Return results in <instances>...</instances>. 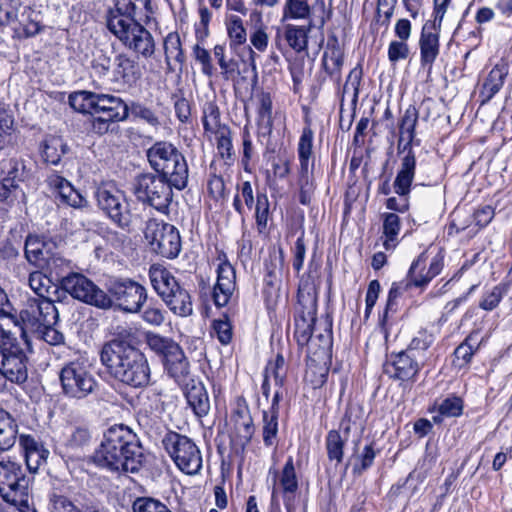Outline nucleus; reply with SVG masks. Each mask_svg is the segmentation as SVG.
I'll return each instance as SVG.
<instances>
[{
  "instance_id": "obj_1",
  "label": "nucleus",
  "mask_w": 512,
  "mask_h": 512,
  "mask_svg": "<svg viewBox=\"0 0 512 512\" xmlns=\"http://www.w3.org/2000/svg\"><path fill=\"white\" fill-rule=\"evenodd\" d=\"M150 0H114L107 28L127 48L150 57L155 50L151 33L141 24L149 19Z\"/></svg>"
},
{
  "instance_id": "obj_2",
  "label": "nucleus",
  "mask_w": 512,
  "mask_h": 512,
  "mask_svg": "<svg viewBox=\"0 0 512 512\" xmlns=\"http://www.w3.org/2000/svg\"><path fill=\"white\" fill-rule=\"evenodd\" d=\"M98 467L117 473H137L144 464L143 447L137 435L120 424L108 428L92 456Z\"/></svg>"
},
{
  "instance_id": "obj_3",
  "label": "nucleus",
  "mask_w": 512,
  "mask_h": 512,
  "mask_svg": "<svg viewBox=\"0 0 512 512\" xmlns=\"http://www.w3.org/2000/svg\"><path fill=\"white\" fill-rule=\"evenodd\" d=\"M100 362L113 379L124 385L144 388L150 384L151 369L146 356L125 341L113 339L105 343Z\"/></svg>"
},
{
  "instance_id": "obj_4",
  "label": "nucleus",
  "mask_w": 512,
  "mask_h": 512,
  "mask_svg": "<svg viewBox=\"0 0 512 512\" xmlns=\"http://www.w3.org/2000/svg\"><path fill=\"white\" fill-rule=\"evenodd\" d=\"M151 168L168 180L174 188L182 190L187 186L189 170L185 156L171 142L157 141L147 150Z\"/></svg>"
},
{
  "instance_id": "obj_5",
  "label": "nucleus",
  "mask_w": 512,
  "mask_h": 512,
  "mask_svg": "<svg viewBox=\"0 0 512 512\" xmlns=\"http://www.w3.org/2000/svg\"><path fill=\"white\" fill-rule=\"evenodd\" d=\"M317 295V278L309 271L300 279L294 314V336L301 346L308 344L313 336L317 314Z\"/></svg>"
},
{
  "instance_id": "obj_6",
  "label": "nucleus",
  "mask_w": 512,
  "mask_h": 512,
  "mask_svg": "<svg viewBox=\"0 0 512 512\" xmlns=\"http://www.w3.org/2000/svg\"><path fill=\"white\" fill-rule=\"evenodd\" d=\"M162 446L176 467L188 475L199 473L203 458L200 448L186 435L168 431L162 437Z\"/></svg>"
},
{
  "instance_id": "obj_7",
  "label": "nucleus",
  "mask_w": 512,
  "mask_h": 512,
  "mask_svg": "<svg viewBox=\"0 0 512 512\" xmlns=\"http://www.w3.org/2000/svg\"><path fill=\"white\" fill-rule=\"evenodd\" d=\"M30 484L21 464L10 459L0 461V496L5 502L28 508Z\"/></svg>"
},
{
  "instance_id": "obj_8",
  "label": "nucleus",
  "mask_w": 512,
  "mask_h": 512,
  "mask_svg": "<svg viewBox=\"0 0 512 512\" xmlns=\"http://www.w3.org/2000/svg\"><path fill=\"white\" fill-rule=\"evenodd\" d=\"M59 379L64 395L73 399H85L92 394L98 382L84 361H70L60 370Z\"/></svg>"
},
{
  "instance_id": "obj_9",
  "label": "nucleus",
  "mask_w": 512,
  "mask_h": 512,
  "mask_svg": "<svg viewBox=\"0 0 512 512\" xmlns=\"http://www.w3.org/2000/svg\"><path fill=\"white\" fill-rule=\"evenodd\" d=\"M0 374L12 383L21 384L27 380L26 355L11 332L1 330Z\"/></svg>"
},
{
  "instance_id": "obj_10",
  "label": "nucleus",
  "mask_w": 512,
  "mask_h": 512,
  "mask_svg": "<svg viewBox=\"0 0 512 512\" xmlns=\"http://www.w3.org/2000/svg\"><path fill=\"white\" fill-rule=\"evenodd\" d=\"M99 208L120 228L129 229L133 215L125 193L113 183H102L95 192Z\"/></svg>"
},
{
  "instance_id": "obj_11",
  "label": "nucleus",
  "mask_w": 512,
  "mask_h": 512,
  "mask_svg": "<svg viewBox=\"0 0 512 512\" xmlns=\"http://www.w3.org/2000/svg\"><path fill=\"white\" fill-rule=\"evenodd\" d=\"M172 187L164 177L146 173L136 178L133 190L139 201L166 212L173 197Z\"/></svg>"
},
{
  "instance_id": "obj_12",
  "label": "nucleus",
  "mask_w": 512,
  "mask_h": 512,
  "mask_svg": "<svg viewBox=\"0 0 512 512\" xmlns=\"http://www.w3.org/2000/svg\"><path fill=\"white\" fill-rule=\"evenodd\" d=\"M150 248L162 257L173 259L181 251V238L176 227L163 221L150 219L144 229Z\"/></svg>"
},
{
  "instance_id": "obj_13",
  "label": "nucleus",
  "mask_w": 512,
  "mask_h": 512,
  "mask_svg": "<svg viewBox=\"0 0 512 512\" xmlns=\"http://www.w3.org/2000/svg\"><path fill=\"white\" fill-rule=\"evenodd\" d=\"M60 286L74 299L101 309L112 307V298L83 274L69 273L63 276Z\"/></svg>"
},
{
  "instance_id": "obj_14",
  "label": "nucleus",
  "mask_w": 512,
  "mask_h": 512,
  "mask_svg": "<svg viewBox=\"0 0 512 512\" xmlns=\"http://www.w3.org/2000/svg\"><path fill=\"white\" fill-rule=\"evenodd\" d=\"M54 302L55 300H27L26 307L19 314L22 337L25 338L27 333L39 330L43 325H55L58 322L59 314Z\"/></svg>"
},
{
  "instance_id": "obj_15",
  "label": "nucleus",
  "mask_w": 512,
  "mask_h": 512,
  "mask_svg": "<svg viewBox=\"0 0 512 512\" xmlns=\"http://www.w3.org/2000/svg\"><path fill=\"white\" fill-rule=\"evenodd\" d=\"M112 302L125 313H139L148 299L146 288L132 279L115 280L109 289Z\"/></svg>"
},
{
  "instance_id": "obj_16",
  "label": "nucleus",
  "mask_w": 512,
  "mask_h": 512,
  "mask_svg": "<svg viewBox=\"0 0 512 512\" xmlns=\"http://www.w3.org/2000/svg\"><path fill=\"white\" fill-rule=\"evenodd\" d=\"M362 409L358 405L347 407L345 415L340 423V429L347 436L352 429H361L362 422L360 416ZM347 437L343 438L339 431L331 430L328 432L325 440L327 455L330 461L341 463L344 455V444Z\"/></svg>"
},
{
  "instance_id": "obj_17",
  "label": "nucleus",
  "mask_w": 512,
  "mask_h": 512,
  "mask_svg": "<svg viewBox=\"0 0 512 512\" xmlns=\"http://www.w3.org/2000/svg\"><path fill=\"white\" fill-rule=\"evenodd\" d=\"M272 473V503H276L278 501V496L282 495L284 505L286 509L290 512L294 506V500L299 487L298 477L296 474L293 458L291 456L288 457L285 465L283 466L280 472H277L276 470L273 471L272 469H270L269 474Z\"/></svg>"
},
{
  "instance_id": "obj_18",
  "label": "nucleus",
  "mask_w": 512,
  "mask_h": 512,
  "mask_svg": "<svg viewBox=\"0 0 512 512\" xmlns=\"http://www.w3.org/2000/svg\"><path fill=\"white\" fill-rule=\"evenodd\" d=\"M428 256L425 252L415 259L408 271V284L417 288H425L433 278L439 275L444 266V256L441 253L431 258L427 267Z\"/></svg>"
},
{
  "instance_id": "obj_19",
  "label": "nucleus",
  "mask_w": 512,
  "mask_h": 512,
  "mask_svg": "<svg viewBox=\"0 0 512 512\" xmlns=\"http://www.w3.org/2000/svg\"><path fill=\"white\" fill-rule=\"evenodd\" d=\"M216 269L217 279L213 287L212 299L217 307L226 306L236 291V272L234 267L226 260H221Z\"/></svg>"
},
{
  "instance_id": "obj_20",
  "label": "nucleus",
  "mask_w": 512,
  "mask_h": 512,
  "mask_svg": "<svg viewBox=\"0 0 512 512\" xmlns=\"http://www.w3.org/2000/svg\"><path fill=\"white\" fill-rule=\"evenodd\" d=\"M423 365L424 361L418 358V355L405 350L395 355L392 361L386 364L385 372L402 382H414Z\"/></svg>"
},
{
  "instance_id": "obj_21",
  "label": "nucleus",
  "mask_w": 512,
  "mask_h": 512,
  "mask_svg": "<svg viewBox=\"0 0 512 512\" xmlns=\"http://www.w3.org/2000/svg\"><path fill=\"white\" fill-rule=\"evenodd\" d=\"M141 77L139 64L126 53H119L114 57L110 74V81L118 89L134 86Z\"/></svg>"
},
{
  "instance_id": "obj_22",
  "label": "nucleus",
  "mask_w": 512,
  "mask_h": 512,
  "mask_svg": "<svg viewBox=\"0 0 512 512\" xmlns=\"http://www.w3.org/2000/svg\"><path fill=\"white\" fill-rule=\"evenodd\" d=\"M400 166L393 183V189L401 197H407L411 191V185L415 177L416 156L408 145H398Z\"/></svg>"
},
{
  "instance_id": "obj_23",
  "label": "nucleus",
  "mask_w": 512,
  "mask_h": 512,
  "mask_svg": "<svg viewBox=\"0 0 512 512\" xmlns=\"http://www.w3.org/2000/svg\"><path fill=\"white\" fill-rule=\"evenodd\" d=\"M231 421L233 423L232 442L244 449L251 441L255 431L248 407L239 404L232 413Z\"/></svg>"
},
{
  "instance_id": "obj_24",
  "label": "nucleus",
  "mask_w": 512,
  "mask_h": 512,
  "mask_svg": "<svg viewBox=\"0 0 512 512\" xmlns=\"http://www.w3.org/2000/svg\"><path fill=\"white\" fill-rule=\"evenodd\" d=\"M441 28L424 24L419 38L420 63L430 70L440 52L439 33Z\"/></svg>"
},
{
  "instance_id": "obj_25",
  "label": "nucleus",
  "mask_w": 512,
  "mask_h": 512,
  "mask_svg": "<svg viewBox=\"0 0 512 512\" xmlns=\"http://www.w3.org/2000/svg\"><path fill=\"white\" fill-rule=\"evenodd\" d=\"M93 115H100L108 120L120 122L128 118L129 109L120 97L98 93Z\"/></svg>"
},
{
  "instance_id": "obj_26",
  "label": "nucleus",
  "mask_w": 512,
  "mask_h": 512,
  "mask_svg": "<svg viewBox=\"0 0 512 512\" xmlns=\"http://www.w3.org/2000/svg\"><path fill=\"white\" fill-rule=\"evenodd\" d=\"M508 73L509 65L506 61L501 59L495 64L484 78L479 91V98L482 104L489 102L500 91Z\"/></svg>"
},
{
  "instance_id": "obj_27",
  "label": "nucleus",
  "mask_w": 512,
  "mask_h": 512,
  "mask_svg": "<svg viewBox=\"0 0 512 512\" xmlns=\"http://www.w3.org/2000/svg\"><path fill=\"white\" fill-rule=\"evenodd\" d=\"M19 444L23 449L27 469L35 473L43 465L49 455V451L43 444L37 441L33 436L21 434Z\"/></svg>"
},
{
  "instance_id": "obj_28",
  "label": "nucleus",
  "mask_w": 512,
  "mask_h": 512,
  "mask_svg": "<svg viewBox=\"0 0 512 512\" xmlns=\"http://www.w3.org/2000/svg\"><path fill=\"white\" fill-rule=\"evenodd\" d=\"M49 186L57 193L60 201L74 208L87 205V200L72 184L60 175L53 174L48 177Z\"/></svg>"
},
{
  "instance_id": "obj_29",
  "label": "nucleus",
  "mask_w": 512,
  "mask_h": 512,
  "mask_svg": "<svg viewBox=\"0 0 512 512\" xmlns=\"http://www.w3.org/2000/svg\"><path fill=\"white\" fill-rule=\"evenodd\" d=\"M149 279L153 289L161 299L169 297V294L180 286L174 275L160 265L150 267Z\"/></svg>"
},
{
  "instance_id": "obj_30",
  "label": "nucleus",
  "mask_w": 512,
  "mask_h": 512,
  "mask_svg": "<svg viewBox=\"0 0 512 512\" xmlns=\"http://www.w3.org/2000/svg\"><path fill=\"white\" fill-rule=\"evenodd\" d=\"M313 140L314 132L308 124L302 129L298 141L299 174H310L313 169Z\"/></svg>"
},
{
  "instance_id": "obj_31",
  "label": "nucleus",
  "mask_w": 512,
  "mask_h": 512,
  "mask_svg": "<svg viewBox=\"0 0 512 512\" xmlns=\"http://www.w3.org/2000/svg\"><path fill=\"white\" fill-rule=\"evenodd\" d=\"M323 67L330 75L333 81L340 83L341 69L343 66V51L340 48L338 41H328L326 50L323 53Z\"/></svg>"
},
{
  "instance_id": "obj_32",
  "label": "nucleus",
  "mask_w": 512,
  "mask_h": 512,
  "mask_svg": "<svg viewBox=\"0 0 512 512\" xmlns=\"http://www.w3.org/2000/svg\"><path fill=\"white\" fill-rule=\"evenodd\" d=\"M188 386L185 396L189 406L198 417L206 416L210 410L208 393L202 383H192Z\"/></svg>"
},
{
  "instance_id": "obj_33",
  "label": "nucleus",
  "mask_w": 512,
  "mask_h": 512,
  "mask_svg": "<svg viewBox=\"0 0 512 512\" xmlns=\"http://www.w3.org/2000/svg\"><path fill=\"white\" fill-rule=\"evenodd\" d=\"M170 311L180 317H187L193 313L191 296L186 289L179 286L169 297L162 298Z\"/></svg>"
},
{
  "instance_id": "obj_34",
  "label": "nucleus",
  "mask_w": 512,
  "mask_h": 512,
  "mask_svg": "<svg viewBox=\"0 0 512 512\" xmlns=\"http://www.w3.org/2000/svg\"><path fill=\"white\" fill-rule=\"evenodd\" d=\"M163 365L167 374L178 384H187L190 365L182 349L174 354L173 357H170Z\"/></svg>"
},
{
  "instance_id": "obj_35",
  "label": "nucleus",
  "mask_w": 512,
  "mask_h": 512,
  "mask_svg": "<svg viewBox=\"0 0 512 512\" xmlns=\"http://www.w3.org/2000/svg\"><path fill=\"white\" fill-rule=\"evenodd\" d=\"M28 285L38 296L36 299L55 300L53 295L58 293V288L52 280L41 271H34L29 274Z\"/></svg>"
},
{
  "instance_id": "obj_36",
  "label": "nucleus",
  "mask_w": 512,
  "mask_h": 512,
  "mask_svg": "<svg viewBox=\"0 0 512 512\" xmlns=\"http://www.w3.org/2000/svg\"><path fill=\"white\" fill-rule=\"evenodd\" d=\"M17 424L12 416L0 407V450L7 451L13 447L17 437Z\"/></svg>"
},
{
  "instance_id": "obj_37",
  "label": "nucleus",
  "mask_w": 512,
  "mask_h": 512,
  "mask_svg": "<svg viewBox=\"0 0 512 512\" xmlns=\"http://www.w3.org/2000/svg\"><path fill=\"white\" fill-rule=\"evenodd\" d=\"M26 195L13 177H4L0 180V202L12 207L25 203Z\"/></svg>"
},
{
  "instance_id": "obj_38",
  "label": "nucleus",
  "mask_w": 512,
  "mask_h": 512,
  "mask_svg": "<svg viewBox=\"0 0 512 512\" xmlns=\"http://www.w3.org/2000/svg\"><path fill=\"white\" fill-rule=\"evenodd\" d=\"M311 30V25L297 26L287 24L284 27V38L288 45L296 52H302L308 46V34Z\"/></svg>"
},
{
  "instance_id": "obj_39",
  "label": "nucleus",
  "mask_w": 512,
  "mask_h": 512,
  "mask_svg": "<svg viewBox=\"0 0 512 512\" xmlns=\"http://www.w3.org/2000/svg\"><path fill=\"white\" fill-rule=\"evenodd\" d=\"M383 246L386 250H394L398 245V235L401 229L400 218L395 213L382 214Z\"/></svg>"
},
{
  "instance_id": "obj_40",
  "label": "nucleus",
  "mask_w": 512,
  "mask_h": 512,
  "mask_svg": "<svg viewBox=\"0 0 512 512\" xmlns=\"http://www.w3.org/2000/svg\"><path fill=\"white\" fill-rule=\"evenodd\" d=\"M418 121V112L414 107L405 110L399 125L400 137L398 145L412 147L415 137V127Z\"/></svg>"
},
{
  "instance_id": "obj_41",
  "label": "nucleus",
  "mask_w": 512,
  "mask_h": 512,
  "mask_svg": "<svg viewBox=\"0 0 512 512\" xmlns=\"http://www.w3.org/2000/svg\"><path fill=\"white\" fill-rule=\"evenodd\" d=\"M230 48L236 50L247 41L243 20L237 15H229L225 21Z\"/></svg>"
},
{
  "instance_id": "obj_42",
  "label": "nucleus",
  "mask_w": 512,
  "mask_h": 512,
  "mask_svg": "<svg viewBox=\"0 0 512 512\" xmlns=\"http://www.w3.org/2000/svg\"><path fill=\"white\" fill-rule=\"evenodd\" d=\"M97 94L86 90L73 92L69 95V105L77 112L93 115Z\"/></svg>"
},
{
  "instance_id": "obj_43",
  "label": "nucleus",
  "mask_w": 512,
  "mask_h": 512,
  "mask_svg": "<svg viewBox=\"0 0 512 512\" xmlns=\"http://www.w3.org/2000/svg\"><path fill=\"white\" fill-rule=\"evenodd\" d=\"M91 434L86 427L69 426L64 434V444L71 450H78L88 445Z\"/></svg>"
},
{
  "instance_id": "obj_44",
  "label": "nucleus",
  "mask_w": 512,
  "mask_h": 512,
  "mask_svg": "<svg viewBox=\"0 0 512 512\" xmlns=\"http://www.w3.org/2000/svg\"><path fill=\"white\" fill-rule=\"evenodd\" d=\"M311 14L308 0H286L283 6L282 21L303 20Z\"/></svg>"
},
{
  "instance_id": "obj_45",
  "label": "nucleus",
  "mask_w": 512,
  "mask_h": 512,
  "mask_svg": "<svg viewBox=\"0 0 512 512\" xmlns=\"http://www.w3.org/2000/svg\"><path fill=\"white\" fill-rule=\"evenodd\" d=\"M165 60L167 66L171 69L172 62L182 64L184 54L181 48L180 36L177 33H169L164 39Z\"/></svg>"
},
{
  "instance_id": "obj_46",
  "label": "nucleus",
  "mask_w": 512,
  "mask_h": 512,
  "mask_svg": "<svg viewBox=\"0 0 512 512\" xmlns=\"http://www.w3.org/2000/svg\"><path fill=\"white\" fill-rule=\"evenodd\" d=\"M13 125L14 120L10 115L0 113V150L12 148L17 144L18 136Z\"/></svg>"
},
{
  "instance_id": "obj_47",
  "label": "nucleus",
  "mask_w": 512,
  "mask_h": 512,
  "mask_svg": "<svg viewBox=\"0 0 512 512\" xmlns=\"http://www.w3.org/2000/svg\"><path fill=\"white\" fill-rule=\"evenodd\" d=\"M202 123L206 133L216 134L221 131L220 111L217 104L208 101L203 106Z\"/></svg>"
},
{
  "instance_id": "obj_48",
  "label": "nucleus",
  "mask_w": 512,
  "mask_h": 512,
  "mask_svg": "<svg viewBox=\"0 0 512 512\" xmlns=\"http://www.w3.org/2000/svg\"><path fill=\"white\" fill-rule=\"evenodd\" d=\"M23 27V31L27 37H32L40 32L42 15L39 11L30 7H25L21 13L20 19H17Z\"/></svg>"
},
{
  "instance_id": "obj_49",
  "label": "nucleus",
  "mask_w": 512,
  "mask_h": 512,
  "mask_svg": "<svg viewBox=\"0 0 512 512\" xmlns=\"http://www.w3.org/2000/svg\"><path fill=\"white\" fill-rule=\"evenodd\" d=\"M508 287L504 283L495 285L491 289L485 291L479 302V307L485 311H492L498 307L503 297L506 295Z\"/></svg>"
},
{
  "instance_id": "obj_50",
  "label": "nucleus",
  "mask_w": 512,
  "mask_h": 512,
  "mask_svg": "<svg viewBox=\"0 0 512 512\" xmlns=\"http://www.w3.org/2000/svg\"><path fill=\"white\" fill-rule=\"evenodd\" d=\"M434 340L435 337L431 332H429L427 329H421L411 340L406 350L414 355H418V358L424 361L425 351L433 344Z\"/></svg>"
},
{
  "instance_id": "obj_51",
  "label": "nucleus",
  "mask_w": 512,
  "mask_h": 512,
  "mask_svg": "<svg viewBox=\"0 0 512 512\" xmlns=\"http://www.w3.org/2000/svg\"><path fill=\"white\" fill-rule=\"evenodd\" d=\"M244 204L248 210H251L254 204L253 189L249 181L241 184L233 199V207L241 216L246 213Z\"/></svg>"
},
{
  "instance_id": "obj_52",
  "label": "nucleus",
  "mask_w": 512,
  "mask_h": 512,
  "mask_svg": "<svg viewBox=\"0 0 512 512\" xmlns=\"http://www.w3.org/2000/svg\"><path fill=\"white\" fill-rule=\"evenodd\" d=\"M216 134L218 135L216 147L218 155L224 160L225 164L231 165L235 160L231 133L228 128L223 127L221 131Z\"/></svg>"
},
{
  "instance_id": "obj_53",
  "label": "nucleus",
  "mask_w": 512,
  "mask_h": 512,
  "mask_svg": "<svg viewBox=\"0 0 512 512\" xmlns=\"http://www.w3.org/2000/svg\"><path fill=\"white\" fill-rule=\"evenodd\" d=\"M286 364L282 354H277L274 360H270L264 371V376L273 377L276 386L282 388L286 379Z\"/></svg>"
},
{
  "instance_id": "obj_54",
  "label": "nucleus",
  "mask_w": 512,
  "mask_h": 512,
  "mask_svg": "<svg viewBox=\"0 0 512 512\" xmlns=\"http://www.w3.org/2000/svg\"><path fill=\"white\" fill-rule=\"evenodd\" d=\"M141 318L151 326H161L165 321V311L158 301L150 300L142 310Z\"/></svg>"
},
{
  "instance_id": "obj_55",
  "label": "nucleus",
  "mask_w": 512,
  "mask_h": 512,
  "mask_svg": "<svg viewBox=\"0 0 512 512\" xmlns=\"http://www.w3.org/2000/svg\"><path fill=\"white\" fill-rule=\"evenodd\" d=\"M43 240L41 236L29 235L25 241V257L30 263H36L39 260H46L44 255Z\"/></svg>"
},
{
  "instance_id": "obj_56",
  "label": "nucleus",
  "mask_w": 512,
  "mask_h": 512,
  "mask_svg": "<svg viewBox=\"0 0 512 512\" xmlns=\"http://www.w3.org/2000/svg\"><path fill=\"white\" fill-rule=\"evenodd\" d=\"M264 289L263 294L265 296L266 305L269 309H272L279 298L280 285L282 282V276H264Z\"/></svg>"
},
{
  "instance_id": "obj_57",
  "label": "nucleus",
  "mask_w": 512,
  "mask_h": 512,
  "mask_svg": "<svg viewBox=\"0 0 512 512\" xmlns=\"http://www.w3.org/2000/svg\"><path fill=\"white\" fill-rule=\"evenodd\" d=\"M133 512H172L166 504L152 497H139L132 505Z\"/></svg>"
},
{
  "instance_id": "obj_58",
  "label": "nucleus",
  "mask_w": 512,
  "mask_h": 512,
  "mask_svg": "<svg viewBox=\"0 0 512 512\" xmlns=\"http://www.w3.org/2000/svg\"><path fill=\"white\" fill-rule=\"evenodd\" d=\"M64 153L65 151L61 140L53 138L44 143L42 158L49 164L57 165Z\"/></svg>"
},
{
  "instance_id": "obj_59",
  "label": "nucleus",
  "mask_w": 512,
  "mask_h": 512,
  "mask_svg": "<svg viewBox=\"0 0 512 512\" xmlns=\"http://www.w3.org/2000/svg\"><path fill=\"white\" fill-rule=\"evenodd\" d=\"M256 99L259 121L270 126L272 123V98L270 93L261 91L256 95Z\"/></svg>"
},
{
  "instance_id": "obj_60",
  "label": "nucleus",
  "mask_w": 512,
  "mask_h": 512,
  "mask_svg": "<svg viewBox=\"0 0 512 512\" xmlns=\"http://www.w3.org/2000/svg\"><path fill=\"white\" fill-rule=\"evenodd\" d=\"M284 267V255L280 249L278 252L273 251L269 253L268 258L264 263V276H282Z\"/></svg>"
},
{
  "instance_id": "obj_61",
  "label": "nucleus",
  "mask_w": 512,
  "mask_h": 512,
  "mask_svg": "<svg viewBox=\"0 0 512 512\" xmlns=\"http://www.w3.org/2000/svg\"><path fill=\"white\" fill-rule=\"evenodd\" d=\"M269 218V201L265 194L257 195V202L255 207V219L259 233H262L267 228Z\"/></svg>"
},
{
  "instance_id": "obj_62",
  "label": "nucleus",
  "mask_w": 512,
  "mask_h": 512,
  "mask_svg": "<svg viewBox=\"0 0 512 512\" xmlns=\"http://www.w3.org/2000/svg\"><path fill=\"white\" fill-rule=\"evenodd\" d=\"M438 412L442 417H458L463 412V401L457 396L447 397L438 405Z\"/></svg>"
},
{
  "instance_id": "obj_63",
  "label": "nucleus",
  "mask_w": 512,
  "mask_h": 512,
  "mask_svg": "<svg viewBox=\"0 0 512 512\" xmlns=\"http://www.w3.org/2000/svg\"><path fill=\"white\" fill-rule=\"evenodd\" d=\"M376 455L377 451L374 447V443L366 445L357 457L358 462L354 464L353 472L358 475L362 474L372 466Z\"/></svg>"
},
{
  "instance_id": "obj_64",
  "label": "nucleus",
  "mask_w": 512,
  "mask_h": 512,
  "mask_svg": "<svg viewBox=\"0 0 512 512\" xmlns=\"http://www.w3.org/2000/svg\"><path fill=\"white\" fill-rule=\"evenodd\" d=\"M263 423V441L266 446H271L278 432V415L264 411Z\"/></svg>"
}]
</instances>
